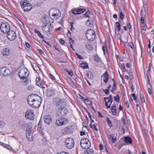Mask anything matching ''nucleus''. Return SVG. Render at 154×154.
Segmentation results:
<instances>
[{
  "label": "nucleus",
  "instance_id": "obj_9",
  "mask_svg": "<svg viewBox=\"0 0 154 154\" xmlns=\"http://www.w3.org/2000/svg\"><path fill=\"white\" fill-rule=\"evenodd\" d=\"M0 29L3 33H6L10 30V27L8 23L4 22L1 24Z\"/></svg>",
  "mask_w": 154,
  "mask_h": 154
},
{
  "label": "nucleus",
  "instance_id": "obj_22",
  "mask_svg": "<svg viewBox=\"0 0 154 154\" xmlns=\"http://www.w3.org/2000/svg\"><path fill=\"white\" fill-rule=\"evenodd\" d=\"M103 81L104 82L106 83L109 79V75L107 71H106L103 74Z\"/></svg>",
  "mask_w": 154,
  "mask_h": 154
},
{
  "label": "nucleus",
  "instance_id": "obj_54",
  "mask_svg": "<svg viewBox=\"0 0 154 154\" xmlns=\"http://www.w3.org/2000/svg\"><path fill=\"white\" fill-rule=\"evenodd\" d=\"M3 144H4V146H5L6 147L8 148V149H10L11 148V146L8 145L4 143Z\"/></svg>",
  "mask_w": 154,
  "mask_h": 154
},
{
  "label": "nucleus",
  "instance_id": "obj_13",
  "mask_svg": "<svg viewBox=\"0 0 154 154\" xmlns=\"http://www.w3.org/2000/svg\"><path fill=\"white\" fill-rule=\"evenodd\" d=\"M68 122V119L63 118H59L58 119H57L56 122V125L58 126H62L66 124Z\"/></svg>",
  "mask_w": 154,
  "mask_h": 154
},
{
  "label": "nucleus",
  "instance_id": "obj_60",
  "mask_svg": "<svg viewBox=\"0 0 154 154\" xmlns=\"http://www.w3.org/2000/svg\"><path fill=\"white\" fill-rule=\"evenodd\" d=\"M60 42L62 44H64L65 43V42L64 40L62 39H60Z\"/></svg>",
  "mask_w": 154,
  "mask_h": 154
},
{
  "label": "nucleus",
  "instance_id": "obj_5",
  "mask_svg": "<svg viewBox=\"0 0 154 154\" xmlns=\"http://www.w3.org/2000/svg\"><path fill=\"white\" fill-rule=\"evenodd\" d=\"M86 36L88 41H92L96 36L95 32L92 29H88L86 31Z\"/></svg>",
  "mask_w": 154,
  "mask_h": 154
},
{
  "label": "nucleus",
  "instance_id": "obj_35",
  "mask_svg": "<svg viewBox=\"0 0 154 154\" xmlns=\"http://www.w3.org/2000/svg\"><path fill=\"white\" fill-rule=\"evenodd\" d=\"M116 27L117 28V29L118 31H119L120 30V23L118 22H116L115 24Z\"/></svg>",
  "mask_w": 154,
  "mask_h": 154
},
{
  "label": "nucleus",
  "instance_id": "obj_47",
  "mask_svg": "<svg viewBox=\"0 0 154 154\" xmlns=\"http://www.w3.org/2000/svg\"><path fill=\"white\" fill-rule=\"evenodd\" d=\"M102 49L103 52L104 54V55H105V50L107 52V48L106 47H104V46H103L102 47Z\"/></svg>",
  "mask_w": 154,
  "mask_h": 154
},
{
  "label": "nucleus",
  "instance_id": "obj_42",
  "mask_svg": "<svg viewBox=\"0 0 154 154\" xmlns=\"http://www.w3.org/2000/svg\"><path fill=\"white\" fill-rule=\"evenodd\" d=\"M81 66L84 68H86L88 67V65L85 63H82L81 65Z\"/></svg>",
  "mask_w": 154,
  "mask_h": 154
},
{
  "label": "nucleus",
  "instance_id": "obj_62",
  "mask_svg": "<svg viewBox=\"0 0 154 154\" xmlns=\"http://www.w3.org/2000/svg\"><path fill=\"white\" fill-rule=\"evenodd\" d=\"M148 93L149 95L151 94V90L150 88H148Z\"/></svg>",
  "mask_w": 154,
  "mask_h": 154
},
{
  "label": "nucleus",
  "instance_id": "obj_33",
  "mask_svg": "<svg viewBox=\"0 0 154 154\" xmlns=\"http://www.w3.org/2000/svg\"><path fill=\"white\" fill-rule=\"evenodd\" d=\"M38 130L40 134H42V131L41 128V125L40 123V122L38 125Z\"/></svg>",
  "mask_w": 154,
  "mask_h": 154
},
{
  "label": "nucleus",
  "instance_id": "obj_48",
  "mask_svg": "<svg viewBox=\"0 0 154 154\" xmlns=\"http://www.w3.org/2000/svg\"><path fill=\"white\" fill-rule=\"evenodd\" d=\"M73 23L72 22H71L70 23V27H71V29L70 30L71 31H72L74 29V28L73 27Z\"/></svg>",
  "mask_w": 154,
  "mask_h": 154
},
{
  "label": "nucleus",
  "instance_id": "obj_46",
  "mask_svg": "<svg viewBox=\"0 0 154 154\" xmlns=\"http://www.w3.org/2000/svg\"><path fill=\"white\" fill-rule=\"evenodd\" d=\"M120 17L121 20H123L124 18V16L122 11L120 12Z\"/></svg>",
  "mask_w": 154,
  "mask_h": 154
},
{
  "label": "nucleus",
  "instance_id": "obj_1",
  "mask_svg": "<svg viewBox=\"0 0 154 154\" xmlns=\"http://www.w3.org/2000/svg\"><path fill=\"white\" fill-rule=\"evenodd\" d=\"M41 97L35 94H32L29 95L27 98V102L31 107L37 108L39 107L41 103Z\"/></svg>",
  "mask_w": 154,
  "mask_h": 154
},
{
  "label": "nucleus",
  "instance_id": "obj_14",
  "mask_svg": "<svg viewBox=\"0 0 154 154\" xmlns=\"http://www.w3.org/2000/svg\"><path fill=\"white\" fill-rule=\"evenodd\" d=\"M7 33V37L9 40L13 41L15 39L16 37V34L14 31L10 30Z\"/></svg>",
  "mask_w": 154,
  "mask_h": 154
},
{
  "label": "nucleus",
  "instance_id": "obj_56",
  "mask_svg": "<svg viewBox=\"0 0 154 154\" xmlns=\"http://www.w3.org/2000/svg\"><path fill=\"white\" fill-rule=\"evenodd\" d=\"M69 39L70 45L72 44L74 42V40L72 39V38H69Z\"/></svg>",
  "mask_w": 154,
  "mask_h": 154
},
{
  "label": "nucleus",
  "instance_id": "obj_12",
  "mask_svg": "<svg viewBox=\"0 0 154 154\" xmlns=\"http://www.w3.org/2000/svg\"><path fill=\"white\" fill-rule=\"evenodd\" d=\"M34 114L32 110L29 109L26 111L25 114V116L27 119L30 120H33L34 119Z\"/></svg>",
  "mask_w": 154,
  "mask_h": 154
},
{
  "label": "nucleus",
  "instance_id": "obj_44",
  "mask_svg": "<svg viewBox=\"0 0 154 154\" xmlns=\"http://www.w3.org/2000/svg\"><path fill=\"white\" fill-rule=\"evenodd\" d=\"M94 59L95 61L97 62H99V58L98 56L97 55H95L94 56Z\"/></svg>",
  "mask_w": 154,
  "mask_h": 154
},
{
  "label": "nucleus",
  "instance_id": "obj_25",
  "mask_svg": "<svg viewBox=\"0 0 154 154\" xmlns=\"http://www.w3.org/2000/svg\"><path fill=\"white\" fill-rule=\"evenodd\" d=\"M112 101L113 100L110 99L108 101H105V106L108 108H109L110 107Z\"/></svg>",
  "mask_w": 154,
  "mask_h": 154
},
{
  "label": "nucleus",
  "instance_id": "obj_11",
  "mask_svg": "<svg viewBox=\"0 0 154 154\" xmlns=\"http://www.w3.org/2000/svg\"><path fill=\"white\" fill-rule=\"evenodd\" d=\"M20 125L23 129H26V130H29L32 127V124L30 122H25L22 121L20 122Z\"/></svg>",
  "mask_w": 154,
  "mask_h": 154
},
{
  "label": "nucleus",
  "instance_id": "obj_10",
  "mask_svg": "<svg viewBox=\"0 0 154 154\" xmlns=\"http://www.w3.org/2000/svg\"><path fill=\"white\" fill-rule=\"evenodd\" d=\"M60 107V109H59L57 111V114L58 116L61 117L66 115L67 112V110L65 107Z\"/></svg>",
  "mask_w": 154,
  "mask_h": 154
},
{
  "label": "nucleus",
  "instance_id": "obj_30",
  "mask_svg": "<svg viewBox=\"0 0 154 154\" xmlns=\"http://www.w3.org/2000/svg\"><path fill=\"white\" fill-rule=\"evenodd\" d=\"M85 46L86 48L89 50H91L93 48V47L91 44L86 43Z\"/></svg>",
  "mask_w": 154,
  "mask_h": 154
},
{
  "label": "nucleus",
  "instance_id": "obj_7",
  "mask_svg": "<svg viewBox=\"0 0 154 154\" xmlns=\"http://www.w3.org/2000/svg\"><path fill=\"white\" fill-rule=\"evenodd\" d=\"M80 144L82 148L87 149L90 146L91 143L88 139L85 138L82 139L81 140Z\"/></svg>",
  "mask_w": 154,
  "mask_h": 154
},
{
  "label": "nucleus",
  "instance_id": "obj_21",
  "mask_svg": "<svg viewBox=\"0 0 154 154\" xmlns=\"http://www.w3.org/2000/svg\"><path fill=\"white\" fill-rule=\"evenodd\" d=\"M55 93V91L52 89L49 88L47 90V96L48 97H51L54 95Z\"/></svg>",
  "mask_w": 154,
  "mask_h": 154
},
{
  "label": "nucleus",
  "instance_id": "obj_45",
  "mask_svg": "<svg viewBox=\"0 0 154 154\" xmlns=\"http://www.w3.org/2000/svg\"><path fill=\"white\" fill-rule=\"evenodd\" d=\"M4 125L5 123L4 122L2 121H0V128H2L4 126Z\"/></svg>",
  "mask_w": 154,
  "mask_h": 154
},
{
  "label": "nucleus",
  "instance_id": "obj_23",
  "mask_svg": "<svg viewBox=\"0 0 154 154\" xmlns=\"http://www.w3.org/2000/svg\"><path fill=\"white\" fill-rule=\"evenodd\" d=\"M69 128L68 127H65L61 131V133L64 134H65L69 133Z\"/></svg>",
  "mask_w": 154,
  "mask_h": 154
},
{
  "label": "nucleus",
  "instance_id": "obj_16",
  "mask_svg": "<svg viewBox=\"0 0 154 154\" xmlns=\"http://www.w3.org/2000/svg\"><path fill=\"white\" fill-rule=\"evenodd\" d=\"M26 135L28 140L29 141H32L33 140L32 133L33 131L31 130H26Z\"/></svg>",
  "mask_w": 154,
  "mask_h": 154
},
{
  "label": "nucleus",
  "instance_id": "obj_27",
  "mask_svg": "<svg viewBox=\"0 0 154 154\" xmlns=\"http://www.w3.org/2000/svg\"><path fill=\"white\" fill-rule=\"evenodd\" d=\"M124 141L125 143H131L132 140L131 139L130 137H125L124 139Z\"/></svg>",
  "mask_w": 154,
  "mask_h": 154
},
{
  "label": "nucleus",
  "instance_id": "obj_36",
  "mask_svg": "<svg viewBox=\"0 0 154 154\" xmlns=\"http://www.w3.org/2000/svg\"><path fill=\"white\" fill-rule=\"evenodd\" d=\"M32 66L35 70H38V67L36 64L35 63H33L32 64Z\"/></svg>",
  "mask_w": 154,
  "mask_h": 154
},
{
  "label": "nucleus",
  "instance_id": "obj_43",
  "mask_svg": "<svg viewBox=\"0 0 154 154\" xmlns=\"http://www.w3.org/2000/svg\"><path fill=\"white\" fill-rule=\"evenodd\" d=\"M140 98L142 102L144 103L145 102V100L144 99V97L143 94H140Z\"/></svg>",
  "mask_w": 154,
  "mask_h": 154
},
{
  "label": "nucleus",
  "instance_id": "obj_64",
  "mask_svg": "<svg viewBox=\"0 0 154 154\" xmlns=\"http://www.w3.org/2000/svg\"><path fill=\"white\" fill-rule=\"evenodd\" d=\"M98 116L100 118L103 117V116L102 115L101 113L99 112H98Z\"/></svg>",
  "mask_w": 154,
  "mask_h": 154
},
{
  "label": "nucleus",
  "instance_id": "obj_37",
  "mask_svg": "<svg viewBox=\"0 0 154 154\" xmlns=\"http://www.w3.org/2000/svg\"><path fill=\"white\" fill-rule=\"evenodd\" d=\"M139 103H137L136 107L137 111L138 112H139L141 111V108L140 106L139 105Z\"/></svg>",
  "mask_w": 154,
  "mask_h": 154
},
{
  "label": "nucleus",
  "instance_id": "obj_52",
  "mask_svg": "<svg viewBox=\"0 0 154 154\" xmlns=\"http://www.w3.org/2000/svg\"><path fill=\"white\" fill-rule=\"evenodd\" d=\"M54 46L55 49L57 50L58 52L60 51L59 50V47L57 45H54Z\"/></svg>",
  "mask_w": 154,
  "mask_h": 154
},
{
  "label": "nucleus",
  "instance_id": "obj_49",
  "mask_svg": "<svg viewBox=\"0 0 154 154\" xmlns=\"http://www.w3.org/2000/svg\"><path fill=\"white\" fill-rule=\"evenodd\" d=\"M128 46L132 49H133V47L134 46V45L131 42H130L128 44Z\"/></svg>",
  "mask_w": 154,
  "mask_h": 154
},
{
  "label": "nucleus",
  "instance_id": "obj_38",
  "mask_svg": "<svg viewBox=\"0 0 154 154\" xmlns=\"http://www.w3.org/2000/svg\"><path fill=\"white\" fill-rule=\"evenodd\" d=\"M114 99L115 101H116L117 102H119V97L118 94L114 97Z\"/></svg>",
  "mask_w": 154,
  "mask_h": 154
},
{
  "label": "nucleus",
  "instance_id": "obj_34",
  "mask_svg": "<svg viewBox=\"0 0 154 154\" xmlns=\"http://www.w3.org/2000/svg\"><path fill=\"white\" fill-rule=\"evenodd\" d=\"M84 154H93V151L91 149H90L84 152Z\"/></svg>",
  "mask_w": 154,
  "mask_h": 154
},
{
  "label": "nucleus",
  "instance_id": "obj_59",
  "mask_svg": "<svg viewBox=\"0 0 154 154\" xmlns=\"http://www.w3.org/2000/svg\"><path fill=\"white\" fill-rule=\"evenodd\" d=\"M75 54L77 55V56L78 57L79 59H80V60L82 59V58L81 56L79 54H77L76 53H75Z\"/></svg>",
  "mask_w": 154,
  "mask_h": 154
},
{
  "label": "nucleus",
  "instance_id": "obj_15",
  "mask_svg": "<svg viewBox=\"0 0 154 154\" xmlns=\"http://www.w3.org/2000/svg\"><path fill=\"white\" fill-rule=\"evenodd\" d=\"M11 73L10 70L6 67L2 68L0 70V74L4 76H7Z\"/></svg>",
  "mask_w": 154,
  "mask_h": 154
},
{
  "label": "nucleus",
  "instance_id": "obj_53",
  "mask_svg": "<svg viewBox=\"0 0 154 154\" xmlns=\"http://www.w3.org/2000/svg\"><path fill=\"white\" fill-rule=\"evenodd\" d=\"M131 96L133 98V99L134 100H136L137 99V97L135 96V94H131Z\"/></svg>",
  "mask_w": 154,
  "mask_h": 154
},
{
  "label": "nucleus",
  "instance_id": "obj_61",
  "mask_svg": "<svg viewBox=\"0 0 154 154\" xmlns=\"http://www.w3.org/2000/svg\"><path fill=\"white\" fill-rule=\"evenodd\" d=\"M38 51L41 54H44V52L40 49H38Z\"/></svg>",
  "mask_w": 154,
  "mask_h": 154
},
{
  "label": "nucleus",
  "instance_id": "obj_31",
  "mask_svg": "<svg viewBox=\"0 0 154 154\" xmlns=\"http://www.w3.org/2000/svg\"><path fill=\"white\" fill-rule=\"evenodd\" d=\"M86 24L88 26H91L92 25V22L90 19H88L86 22Z\"/></svg>",
  "mask_w": 154,
  "mask_h": 154
},
{
  "label": "nucleus",
  "instance_id": "obj_8",
  "mask_svg": "<svg viewBox=\"0 0 154 154\" xmlns=\"http://www.w3.org/2000/svg\"><path fill=\"white\" fill-rule=\"evenodd\" d=\"M74 142L73 138L69 137L65 141V144L66 147L69 149H72L74 146Z\"/></svg>",
  "mask_w": 154,
  "mask_h": 154
},
{
  "label": "nucleus",
  "instance_id": "obj_50",
  "mask_svg": "<svg viewBox=\"0 0 154 154\" xmlns=\"http://www.w3.org/2000/svg\"><path fill=\"white\" fill-rule=\"evenodd\" d=\"M140 20L142 23L143 25H145L144 23V18L143 17H141Z\"/></svg>",
  "mask_w": 154,
  "mask_h": 154
},
{
  "label": "nucleus",
  "instance_id": "obj_20",
  "mask_svg": "<svg viewBox=\"0 0 154 154\" xmlns=\"http://www.w3.org/2000/svg\"><path fill=\"white\" fill-rule=\"evenodd\" d=\"M11 50L9 48H6L2 51V53L4 56H8L10 54Z\"/></svg>",
  "mask_w": 154,
  "mask_h": 154
},
{
  "label": "nucleus",
  "instance_id": "obj_17",
  "mask_svg": "<svg viewBox=\"0 0 154 154\" xmlns=\"http://www.w3.org/2000/svg\"><path fill=\"white\" fill-rule=\"evenodd\" d=\"M53 103L57 106L61 107V105L63 103V100L59 98L55 97L53 100Z\"/></svg>",
  "mask_w": 154,
  "mask_h": 154
},
{
  "label": "nucleus",
  "instance_id": "obj_51",
  "mask_svg": "<svg viewBox=\"0 0 154 154\" xmlns=\"http://www.w3.org/2000/svg\"><path fill=\"white\" fill-rule=\"evenodd\" d=\"M103 91H104L106 94L108 95L109 94V90L107 89L103 90Z\"/></svg>",
  "mask_w": 154,
  "mask_h": 154
},
{
  "label": "nucleus",
  "instance_id": "obj_28",
  "mask_svg": "<svg viewBox=\"0 0 154 154\" xmlns=\"http://www.w3.org/2000/svg\"><path fill=\"white\" fill-rule=\"evenodd\" d=\"M35 32L36 34H37L38 36L42 39H43L44 38L43 35L39 31H38L37 30L35 29Z\"/></svg>",
  "mask_w": 154,
  "mask_h": 154
},
{
  "label": "nucleus",
  "instance_id": "obj_40",
  "mask_svg": "<svg viewBox=\"0 0 154 154\" xmlns=\"http://www.w3.org/2000/svg\"><path fill=\"white\" fill-rule=\"evenodd\" d=\"M66 72H67L68 75L72 76L73 75V73L72 70H66Z\"/></svg>",
  "mask_w": 154,
  "mask_h": 154
},
{
  "label": "nucleus",
  "instance_id": "obj_63",
  "mask_svg": "<svg viewBox=\"0 0 154 154\" xmlns=\"http://www.w3.org/2000/svg\"><path fill=\"white\" fill-rule=\"evenodd\" d=\"M25 45H26V46L28 48H29L30 47V45L29 44V43H28V42H26L25 43Z\"/></svg>",
  "mask_w": 154,
  "mask_h": 154
},
{
  "label": "nucleus",
  "instance_id": "obj_6",
  "mask_svg": "<svg viewBox=\"0 0 154 154\" xmlns=\"http://www.w3.org/2000/svg\"><path fill=\"white\" fill-rule=\"evenodd\" d=\"M20 4L24 11H28L32 8V5L28 2H24V0H21Z\"/></svg>",
  "mask_w": 154,
  "mask_h": 154
},
{
  "label": "nucleus",
  "instance_id": "obj_26",
  "mask_svg": "<svg viewBox=\"0 0 154 154\" xmlns=\"http://www.w3.org/2000/svg\"><path fill=\"white\" fill-rule=\"evenodd\" d=\"M36 83L37 85L40 87H42V84L41 82L39 81V79L38 77H37L36 79Z\"/></svg>",
  "mask_w": 154,
  "mask_h": 154
},
{
  "label": "nucleus",
  "instance_id": "obj_41",
  "mask_svg": "<svg viewBox=\"0 0 154 154\" xmlns=\"http://www.w3.org/2000/svg\"><path fill=\"white\" fill-rule=\"evenodd\" d=\"M90 13V11L89 10H88L84 14V16L86 17H88Z\"/></svg>",
  "mask_w": 154,
  "mask_h": 154
},
{
  "label": "nucleus",
  "instance_id": "obj_19",
  "mask_svg": "<svg viewBox=\"0 0 154 154\" xmlns=\"http://www.w3.org/2000/svg\"><path fill=\"white\" fill-rule=\"evenodd\" d=\"M86 9L85 8H78L73 10L72 13L74 14H80L85 11Z\"/></svg>",
  "mask_w": 154,
  "mask_h": 154
},
{
  "label": "nucleus",
  "instance_id": "obj_58",
  "mask_svg": "<svg viewBox=\"0 0 154 154\" xmlns=\"http://www.w3.org/2000/svg\"><path fill=\"white\" fill-rule=\"evenodd\" d=\"M125 106H126L127 108H128L129 106V103H128V101H127L126 102H125Z\"/></svg>",
  "mask_w": 154,
  "mask_h": 154
},
{
  "label": "nucleus",
  "instance_id": "obj_57",
  "mask_svg": "<svg viewBox=\"0 0 154 154\" xmlns=\"http://www.w3.org/2000/svg\"><path fill=\"white\" fill-rule=\"evenodd\" d=\"M49 76L53 80H55V77L51 74H49Z\"/></svg>",
  "mask_w": 154,
  "mask_h": 154
},
{
  "label": "nucleus",
  "instance_id": "obj_29",
  "mask_svg": "<svg viewBox=\"0 0 154 154\" xmlns=\"http://www.w3.org/2000/svg\"><path fill=\"white\" fill-rule=\"evenodd\" d=\"M109 137L112 139V143H115L116 140V138L115 136V135L112 134L109 135Z\"/></svg>",
  "mask_w": 154,
  "mask_h": 154
},
{
  "label": "nucleus",
  "instance_id": "obj_3",
  "mask_svg": "<svg viewBox=\"0 0 154 154\" xmlns=\"http://www.w3.org/2000/svg\"><path fill=\"white\" fill-rule=\"evenodd\" d=\"M49 14L50 16H52L51 18L53 20H56L59 18L61 16V13L59 10L56 8L50 9Z\"/></svg>",
  "mask_w": 154,
  "mask_h": 154
},
{
  "label": "nucleus",
  "instance_id": "obj_18",
  "mask_svg": "<svg viewBox=\"0 0 154 154\" xmlns=\"http://www.w3.org/2000/svg\"><path fill=\"white\" fill-rule=\"evenodd\" d=\"M44 120L46 124L49 125L51 123L52 120L50 116L46 115L44 117Z\"/></svg>",
  "mask_w": 154,
  "mask_h": 154
},
{
  "label": "nucleus",
  "instance_id": "obj_39",
  "mask_svg": "<svg viewBox=\"0 0 154 154\" xmlns=\"http://www.w3.org/2000/svg\"><path fill=\"white\" fill-rule=\"evenodd\" d=\"M93 75L90 72H88L87 74V77L89 78L92 79L93 78Z\"/></svg>",
  "mask_w": 154,
  "mask_h": 154
},
{
  "label": "nucleus",
  "instance_id": "obj_4",
  "mask_svg": "<svg viewBox=\"0 0 154 154\" xmlns=\"http://www.w3.org/2000/svg\"><path fill=\"white\" fill-rule=\"evenodd\" d=\"M29 75V72L26 68H23L21 69L19 72V76L21 79L24 81V83H26L28 81L27 77Z\"/></svg>",
  "mask_w": 154,
  "mask_h": 154
},
{
  "label": "nucleus",
  "instance_id": "obj_55",
  "mask_svg": "<svg viewBox=\"0 0 154 154\" xmlns=\"http://www.w3.org/2000/svg\"><path fill=\"white\" fill-rule=\"evenodd\" d=\"M122 69H123L124 71H126L125 66L124 64L123 63V64H122Z\"/></svg>",
  "mask_w": 154,
  "mask_h": 154
},
{
  "label": "nucleus",
  "instance_id": "obj_2",
  "mask_svg": "<svg viewBox=\"0 0 154 154\" xmlns=\"http://www.w3.org/2000/svg\"><path fill=\"white\" fill-rule=\"evenodd\" d=\"M42 21L43 23L42 27V31L48 35H50L53 33V26L45 17L42 18Z\"/></svg>",
  "mask_w": 154,
  "mask_h": 154
},
{
  "label": "nucleus",
  "instance_id": "obj_32",
  "mask_svg": "<svg viewBox=\"0 0 154 154\" xmlns=\"http://www.w3.org/2000/svg\"><path fill=\"white\" fill-rule=\"evenodd\" d=\"M106 120L107 122V123L109 125V126L110 127H112V122H111V121H110V120L108 118L106 117Z\"/></svg>",
  "mask_w": 154,
  "mask_h": 154
},
{
  "label": "nucleus",
  "instance_id": "obj_24",
  "mask_svg": "<svg viewBox=\"0 0 154 154\" xmlns=\"http://www.w3.org/2000/svg\"><path fill=\"white\" fill-rule=\"evenodd\" d=\"M111 111L112 114L113 115H115L116 114V105L115 104H113L111 107Z\"/></svg>",
  "mask_w": 154,
  "mask_h": 154
}]
</instances>
